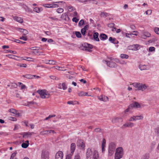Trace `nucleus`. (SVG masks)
<instances>
[{"label": "nucleus", "mask_w": 159, "mask_h": 159, "mask_svg": "<svg viewBox=\"0 0 159 159\" xmlns=\"http://www.w3.org/2000/svg\"><path fill=\"white\" fill-rule=\"evenodd\" d=\"M98 99L101 101L104 102H106L108 100V98L107 97L103 95H101L98 98Z\"/></svg>", "instance_id": "nucleus-18"}, {"label": "nucleus", "mask_w": 159, "mask_h": 159, "mask_svg": "<svg viewBox=\"0 0 159 159\" xmlns=\"http://www.w3.org/2000/svg\"><path fill=\"white\" fill-rule=\"evenodd\" d=\"M109 40L111 43L114 44H117L118 43V41L117 40L116 38H112V37H110L109 38Z\"/></svg>", "instance_id": "nucleus-19"}, {"label": "nucleus", "mask_w": 159, "mask_h": 159, "mask_svg": "<svg viewBox=\"0 0 159 159\" xmlns=\"http://www.w3.org/2000/svg\"><path fill=\"white\" fill-rule=\"evenodd\" d=\"M124 152L123 148L119 147L116 148L115 154V159H120L122 158Z\"/></svg>", "instance_id": "nucleus-2"}, {"label": "nucleus", "mask_w": 159, "mask_h": 159, "mask_svg": "<svg viewBox=\"0 0 159 159\" xmlns=\"http://www.w3.org/2000/svg\"><path fill=\"white\" fill-rule=\"evenodd\" d=\"M99 34L98 32H95L93 35V38L94 40L96 41H99V39L98 38Z\"/></svg>", "instance_id": "nucleus-20"}, {"label": "nucleus", "mask_w": 159, "mask_h": 159, "mask_svg": "<svg viewBox=\"0 0 159 159\" xmlns=\"http://www.w3.org/2000/svg\"><path fill=\"white\" fill-rule=\"evenodd\" d=\"M84 92L83 91H81L78 94L79 96H84Z\"/></svg>", "instance_id": "nucleus-57"}, {"label": "nucleus", "mask_w": 159, "mask_h": 159, "mask_svg": "<svg viewBox=\"0 0 159 159\" xmlns=\"http://www.w3.org/2000/svg\"><path fill=\"white\" fill-rule=\"evenodd\" d=\"M116 148L115 144L113 143H110L108 147V156H111L114 154Z\"/></svg>", "instance_id": "nucleus-3"}, {"label": "nucleus", "mask_w": 159, "mask_h": 159, "mask_svg": "<svg viewBox=\"0 0 159 159\" xmlns=\"http://www.w3.org/2000/svg\"><path fill=\"white\" fill-rule=\"evenodd\" d=\"M75 34L76 35V37L78 38H80L81 37V33L79 32L75 31Z\"/></svg>", "instance_id": "nucleus-37"}, {"label": "nucleus", "mask_w": 159, "mask_h": 159, "mask_svg": "<svg viewBox=\"0 0 159 159\" xmlns=\"http://www.w3.org/2000/svg\"><path fill=\"white\" fill-rule=\"evenodd\" d=\"M143 159H148L149 157V154H146L143 156Z\"/></svg>", "instance_id": "nucleus-44"}, {"label": "nucleus", "mask_w": 159, "mask_h": 159, "mask_svg": "<svg viewBox=\"0 0 159 159\" xmlns=\"http://www.w3.org/2000/svg\"><path fill=\"white\" fill-rule=\"evenodd\" d=\"M14 41L18 43H21L22 44H24L26 43L25 42H23L18 39H16L15 41Z\"/></svg>", "instance_id": "nucleus-45"}, {"label": "nucleus", "mask_w": 159, "mask_h": 159, "mask_svg": "<svg viewBox=\"0 0 159 159\" xmlns=\"http://www.w3.org/2000/svg\"><path fill=\"white\" fill-rule=\"evenodd\" d=\"M56 116V115H50L48 117H46L44 120H48V119L52 117H54Z\"/></svg>", "instance_id": "nucleus-46"}, {"label": "nucleus", "mask_w": 159, "mask_h": 159, "mask_svg": "<svg viewBox=\"0 0 159 159\" xmlns=\"http://www.w3.org/2000/svg\"><path fill=\"white\" fill-rule=\"evenodd\" d=\"M99 37L102 40H105L107 39V36L104 34H101L99 35Z\"/></svg>", "instance_id": "nucleus-24"}, {"label": "nucleus", "mask_w": 159, "mask_h": 159, "mask_svg": "<svg viewBox=\"0 0 159 159\" xmlns=\"http://www.w3.org/2000/svg\"><path fill=\"white\" fill-rule=\"evenodd\" d=\"M128 127H132L134 125V124L132 122H128Z\"/></svg>", "instance_id": "nucleus-53"}, {"label": "nucleus", "mask_w": 159, "mask_h": 159, "mask_svg": "<svg viewBox=\"0 0 159 159\" xmlns=\"http://www.w3.org/2000/svg\"><path fill=\"white\" fill-rule=\"evenodd\" d=\"M34 133L33 132H25L23 134V137L24 138H28L30 137L32 134H34Z\"/></svg>", "instance_id": "nucleus-13"}, {"label": "nucleus", "mask_w": 159, "mask_h": 159, "mask_svg": "<svg viewBox=\"0 0 159 159\" xmlns=\"http://www.w3.org/2000/svg\"><path fill=\"white\" fill-rule=\"evenodd\" d=\"M64 2L65 3V2H63L62 1L60 2H54L52 4H44L43 5V6L45 7H47V8H53L57 7H59L58 5L56 4H55L54 3H60Z\"/></svg>", "instance_id": "nucleus-5"}, {"label": "nucleus", "mask_w": 159, "mask_h": 159, "mask_svg": "<svg viewBox=\"0 0 159 159\" xmlns=\"http://www.w3.org/2000/svg\"><path fill=\"white\" fill-rule=\"evenodd\" d=\"M99 158V156L98 152L95 150L94 151L93 153H92L90 157L89 158L90 159L91 158L93 159H98Z\"/></svg>", "instance_id": "nucleus-8"}, {"label": "nucleus", "mask_w": 159, "mask_h": 159, "mask_svg": "<svg viewBox=\"0 0 159 159\" xmlns=\"http://www.w3.org/2000/svg\"><path fill=\"white\" fill-rule=\"evenodd\" d=\"M14 19L17 21L19 22L20 23H22L23 22V19L21 17H18L17 16L14 17Z\"/></svg>", "instance_id": "nucleus-21"}, {"label": "nucleus", "mask_w": 159, "mask_h": 159, "mask_svg": "<svg viewBox=\"0 0 159 159\" xmlns=\"http://www.w3.org/2000/svg\"><path fill=\"white\" fill-rule=\"evenodd\" d=\"M73 16L75 17H79V16L78 14V13L76 11H74L73 12Z\"/></svg>", "instance_id": "nucleus-50"}, {"label": "nucleus", "mask_w": 159, "mask_h": 159, "mask_svg": "<svg viewBox=\"0 0 159 159\" xmlns=\"http://www.w3.org/2000/svg\"><path fill=\"white\" fill-rule=\"evenodd\" d=\"M37 92L40 95L41 98H48L50 95V92L46 89L39 90Z\"/></svg>", "instance_id": "nucleus-1"}, {"label": "nucleus", "mask_w": 159, "mask_h": 159, "mask_svg": "<svg viewBox=\"0 0 159 159\" xmlns=\"http://www.w3.org/2000/svg\"><path fill=\"white\" fill-rule=\"evenodd\" d=\"M68 9V10L70 12L72 11H74L75 9L73 8V7L72 6H69L67 8Z\"/></svg>", "instance_id": "nucleus-38"}, {"label": "nucleus", "mask_w": 159, "mask_h": 159, "mask_svg": "<svg viewBox=\"0 0 159 159\" xmlns=\"http://www.w3.org/2000/svg\"><path fill=\"white\" fill-rule=\"evenodd\" d=\"M84 47L85 48H93V46L90 44L85 43L84 44Z\"/></svg>", "instance_id": "nucleus-29"}, {"label": "nucleus", "mask_w": 159, "mask_h": 159, "mask_svg": "<svg viewBox=\"0 0 159 159\" xmlns=\"http://www.w3.org/2000/svg\"><path fill=\"white\" fill-rule=\"evenodd\" d=\"M20 39L24 41H26L27 40V36L25 35L21 37H20Z\"/></svg>", "instance_id": "nucleus-48"}, {"label": "nucleus", "mask_w": 159, "mask_h": 159, "mask_svg": "<svg viewBox=\"0 0 159 159\" xmlns=\"http://www.w3.org/2000/svg\"><path fill=\"white\" fill-rule=\"evenodd\" d=\"M115 25L114 23H111L108 24V26L110 28H113L115 26Z\"/></svg>", "instance_id": "nucleus-59"}, {"label": "nucleus", "mask_w": 159, "mask_h": 159, "mask_svg": "<svg viewBox=\"0 0 159 159\" xmlns=\"http://www.w3.org/2000/svg\"><path fill=\"white\" fill-rule=\"evenodd\" d=\"M155 48L153 47H152L149 48V50L150 52L154 51H155Z\"/></svg>", "instance_id": "nucleus-56"}, {"label": "nucleus", "mask_w": 159, "mask_h": 159, "mask_svg": "<svg viewBox=\"0 0 159 159\" xmlns=\"http://www.w3.org/2000/svg\"><path fill=\"white\" fill-rule=\"evenodd\" d=\"M86 30H84V29H81V33L83 35H84L85 34Z\"/></svg>", "instance_id": "nucleus-64"}, {"label": "nucleus", "mask_w": 159, "mask_h": 159, "mask_svg": "<svg viewBox=\"0 0 159 159\" xmlns=\"http://www.w3.org/2000/svg\"><path fill=\"white\" fill-rule=\"evenodd\" d=\"M130 107H132V108L135 107L136 108H141L140 104L138 102H135L134 103L130 104Z\"/></svg>", "instance_id": "nucleus-16"}, {"label": "nucleus", "mask_w": 159, "mask_h": 159, "mask_svg": "<svg viewBox=\"0 0 159 159\" xmlns=\"http://www.w3.org/2000/svg\"><path fill=\"white\" fill-rule=\"evenodd\" d=\"M120 57L122 58L127 59L129 57V56L126 54H122L120 55Z\"/></svg>", "instance_id": "nucleus-36"}, {"label": "nucleus", "mask_w": 159, "mask_h": 159, "mask_svg": "<svg viewBox=\"0 0 159 159\" xmlns=\"http://www.w3.org/2000/svg\"><path fill=\"white\" fill-rule=\"evenodd\" d=\"M132 107H130V105L129 106L128 108L125 111V113H126L129 112L130 110L132 109Z\"/></svg>", "instance_id": "nucleus-43"}, {"label": "nucleus", "mask_w": 159, "mask_h": 159, "mask_svg": "<svg viewBox=\"0 0 159 159\" xmlns=\"http://www.w3.org/2000/svg\"><path fill=\"white\" fill-rule=\"evenodd\" d=\"M134 119L135 121L140 120H142L143 118V116H134Z\"/></svg>", "instance_id": "nucleus-30"}, {"label": "nucleus", "mask_w": 159, "mask_h": 159, "mask_svg": "<svg viewBox=\"0 0 159 159\" xmlns=\"http://www.w3.org/2000/svg\"><path fill=\"white\" fill-rule=\"evenodd\" d=\"M106 141L104 139H103L102 141V146H105Z\"/></svg>", "instance_id": "nucleus-62"}, {"label": "nucleus", "mask_w": 159, "mask_h": 159, "mask_svg": "<svg viewBox=\"0 0 159 159\" xmlns=\"http://www.w3.org/2000/svg\"><path fill=\"white\" fill-rule=\"evenodd\" d=\"M110 14L105 12H101L100 16L101 17H105L109 16Z\"/></svg>", "instance_id": "nucleus-22"}, {"label": "nucleus", "mask_w": 159, "mask_h": 159, "mask_svg": "<svg viewBox=\"0 0 159 159\" xmlns=\"http://www.w3.org/2000/svg\"><path fill=\"white\" fill-rule=\"evenodd\" d=\"M74 152H71L69 153L66 156V159H71V157L72 156Z\"/></svg>", "instance_id": "nucleus-31"}, {"label": "nucleus", "mask_w": 159, "mask_h": 159, "mask_svg": "<svg viewBox=\"0 0 159 159\" xmlns=\"http://www.w3.org/2000/svg\"><path fill=\"white\" fill-rule=\"evenodd\" d=\"M152 12V11L151 10H148L146 11L145 13L146 15H150L151 14Z\"/></svg>", "instance_id": "nucleus-55"}, {"label": "nucleus", "mask_w": 159, "mask_h": 159, "mask_svg": "<svg viewBox=\"0 0 159 159\" xmlns=\"http://www.w3.org/2000/svg\"><path fill=\"white\" fill-rule=\"evenodd\" d=\"M26 58L27 59V60L29 61H34V59L33 58L30 57H26Z\"/></svg>", "instance_id": "nucleus-58"}, {"label": "nucleus", "mask_w": 159, "mask_h": 159, "mask_svg": "<svg viewBox=\"0 0 159 159\" xmlns=\"http://www.w3.org/2000/svg\"><path fill=\"white\" fill-rule=\"evenodd\" d=\"M84 24V20H81L79 22L78 25L80 27H81Z\"/></svg>", "instance_id": "nucleus-34"}, {"label": "nucleus", "mask_w": 159, "mask_h": 159, "mask_svg": "<svg viewBox=\"0 0 159 159\" xmlns=\"http://www.w3.org/2000/svg\"><path fill=\"white\" fill-rule=\"evenodd\" d=\"M16 29L21 33L23 35H25L28 34V31L25 29L18 28Z\"/></svg>", "instance_id": "nucleus-14"}, {"label": "nucleus", "mask_w": 159, "mask_h": 159, "mask_svg": "<svg viewBox=\"0 0 159 159\" xmlns=\"http://www.w3.org/2000/svg\"><path fill=\"white\" fill-rule=\"evenodd\" d=\"M57 11L58 13H61L64 10L62 8H59L57 9Z\"/></svg>", "instance_id": "nucleus-39"}, {"label": "nucleus", "mask_w": 159, "mask_h": 159, "mask_svg": "<svg viewBox=\"0 0 159 159\" xmlns=\"http://www.w3.org/2000/svg\"><path fill=\"white\" fill-rule=\"evenodd\" d=\"M139 68L141 70L146 69V66L145 65H140L139 66Z\"/></svg>", "instance_id": "nucleus-33"}, {"label": "nucleus", "mask_w": 159, "mask_h": 159, "mask_svg": "<svg viewBox=\"0 0 159 159\" xmlns=\"http://www.w3.org/2000/svg\"><path fill=\"white\" fill-rule=\"evenodd\" d=\"M132 47H133V48H131L132 50H138V45H134V46H133Z\"/></svg>", "instance_id": "nucleus-42"}, {"label": "nucleus", "mask_w": 159, "mask_h": 159, "mask_svg": "<svg viewBox=\"0 0 159 159\" xmlns=\"http://www.w3.org/2000/svg\"><path fill=\"white\" fill-rule=\"evenodd\" d=\"M133 84L135 87L137 88V90H138L143 91L145 90L147 88L145 84H141L139 83H134Z\"/></svg>", "instance_id": "nucleus-4"}, {"label": "nucleus", "mask_w": 159, "mask_h": 159, "mask_svg": "<svg viewBox=\"0 0 159 159\" xmlns=\"http://www.w3.org/2000/svg\"><path fill=\"white\" fill-rule=\"evenodd\" d=\"M76 144L77 146L79 148L84 150L85 145L83 140L80 139L78 140Z\"/></svg>", "instance_id": "nucleus-6"}, {"label": "nucleus", "mask_w": 159, "mask_h": 159, "mask_svg": "<svg viewBox=\"0 0 159 159\" xmlns=\"http://www.w3.org/2000/svg\"><path fill=\"white\" fill-rule=\"evenodd\" d=\"M17 66H19L20 67H26V64H19L17 65Z\"/></svg>", "instance_id": "nucleus-40"}, {"label": "nucleus", "mask_w": 159, "mask_h": 159, "mask_svg": "<svg viewBox=\"0 0 159 159\" xmlns=\"http://www.w3.org/2000/svg\"><path fill=\"white\" fill-rule=\"evenodd\" d=\"M58 88L60 89H62L64 90H66L67 88V85L65 82L62 83L61 84L59 83L58 84Z\"/></svg>", "instance_id": "nucleus-10"}, {"label": "nucleus", "mask_w": 159, "mask_h": 159, "mask_svg": "<svg viewBox=\"0 0 159 159\" xmlns=\"http://www.w3.org/2000/svg\"><path fill=\"white\" fill-rule=\"evenodd\" d=\"M93 152L91 149L88 148L87 150L86 157L87 158H89L92 154Z\"/></svg>", "instance_id": "nucleus-17"}, {"label": "nucleus", "mask_w": 159, "mask_h": 159, "mask_svg": "<svg viewBox=\"0 0 159 159\" xmlns=\"http://www.w3.org/2000/svg\"><path fill=\"white\" fill-rule=\"evenodd\" d=\"M17 153V152H15L13 153L11 157V158L10 159H13V158H14L16 156V154Z\"/></svg>", "instance_id": "nucleus-49"}, {"label": "nucleus", "mask_w": 159, "mask_h": 159, "mask_svg": "<svg viewBox=\"0 0 159 159\" xmlns=\"http://www.w3.org/2000/svg\"><path fill=\"white\" fill-rule=\"evenodd\" d=\"M63 154L62 151H59L56 154V159H62L63 158Z\"/></svg>", "instance_id": "nucleus-9"}, {"label": "nucleus", "mask_w": 159, "mask_h": 159, "mask_svg": "<svg viewBox=\"0 0 159 159\" xmlns=\"http://www.w3.org/2000/svg\"><path fill=\"white\" fill-rule=\"evenodd\" d=\"M107 65L110 67H115L117 65L116 63L111 61H107Z\"/></svg>", "instance_id": "nucleus-15"}, {"label": "nucleus", "mask_w": 159, "mask_h": 159, "mask_svg": "<svg viewBox=\"0 0 159 159\" xmlns=\"http://www.w3.org/2000/svg\"><path fill=\"white\" fill-rule=\"evenodd\" d=\"M67 103L68 104L74 105L76 104H78L79 102L77 101L73 102L72 101H70L67 102Z\"/></svg>", "instance_id": "nucleus-32"}, {"label": "nucleus", "mask_w": 159, "mask_h": 159, "mask_svg": "<svg viewBox=\"0 0 159 159\" xmlns=\"http://www.w3.org/2000/svg\"><path fill=\"white\" fill-rule=\"evenodd\" d=\"M6 52H9L11 53H13L14 54H16V52L12 51L11 50H7L6 51Z\"/></svg>", "instance_id": "nucleus-61"}, {"label": "nucleus", "mask_w": 159, "mask_h": 159, "mask_svg": "<svg viewBox=\"0 0 159 159\" xmlns=\"http://www.w3.org/2000/svg\"><path fill=\"white\" fill-rule=\"evenodd\" d=\"M129 121H135L134 119V116L131 117L129 119Z\"/></svg>", "instance_id": "nucleus-63"}, {"label": "nucleus", "mask_w": 159, "mask_h": 159, "mask_svg": "<svg viewBox=\"0 0 159 159\" xmlns=\"http://www.w3.org/2000/svg\"><path fill=\"white\" fill-rule=\"evenodd\" d=\"M155 32L158 34H159V28L158 27L155 28L154 29Z\"/></svg>", "instance_id": "nucleus-41"}, {"label": "nucleus", "mask_w": 159, "mask_h": 159, "mask_svg": "<svg viewBox=\"0 0 159 159\" xmlns=\"http://www.w3.org/2000/svg\"><path fill=\"white\" fill-rule=\"evenodd\" d=\"M35 75H33L29 74L23 75V77L28 79H32L34 78V77H35Z\"/></svg>", "instance_id": "nucleus-27"}, {"label": "nucleus", "mask_w": 159, "mask_h": 159, "mask_svg": "<svg viewBox=\"0 0 159 159\" xmlns=\"http://www.w3.org/2000/svg\"><path fill=\"white\" fill-rule=\"evenodd\" d=\"M80 156L79 154L78 153L76 154L75 156L74 159H80Z\"/></svg>", "instance_id": "nucleus-60"}, {"label": "nucleus", "mask_w": 159, "mask_h": 159, "mask_svg": "<svg viewBox=\"0 0 159 159\" xmlns=\"http://www.w3.org/2000/svg\"><path fill=\"white\" fill-rule=\"evenodd\" d=\"M150 36L151 34L148 32H147L143 33L140 37L142 39H145L147 37H150Z\"/></svg>", "instance_id": "nucleus-12"}, {"label": "nucleus", "mask_w": 159, "mask_h": 159, "mask_svg": "<svg viewBox=\"0 0 159 159\" xmlns=\"http://www.w3.org/2000/svg\"><path fill=\"white\" fill-rule=\"evenodd\" d=\"M77 17H74L73 18L72 20L75 23H77L79 20V19L77 18Z\"/></svg>", "instance_id": "nucleus-47"}, {"label": "nucleus", "mask_w": 159, "mask_h": 159, "mask_svg": "<svg viewBox=\"0 0 159 159\" xmlns=\"http://www.w3.org/2000/svg\"><path fill=\"white\" fill-rule=\"evenodd\" d=\"M122 118L121 117H114L111 120V122L113 123L122 122Z\"/></svg>", "instance_id": "nucleus-11"}, {"label": "nucleus", "mask_w": 159, "mask_h": 159, "mask_svg": "<svg viewBox=\"0 0 159 159\" xmlns=\"http://www.w3.org/2000/svg\"><path fill=\"white\" fill-rule=\"evenodd\" d=\"M34 11L36 12L39 13L40 11V10L39 7H35L34 9Z\"/></svg>", "instance_id": "nucleus-52"}, {"label": "nucleus", "mask_w": 159, "mask_h": 159, "mask_svg": "<svg viewBox=\"0 0 159 159\" xmlns=\"http://www.w3.org/2000/svg\"><path fill=\"white\" fill-rule=\"evenodd\" d=\"M17 111L15 109L13 108L10 109L9 110V111L13 113L14 114H15L16 113V112Z\"/></svg>", "instance_id": "nucleus-35"}, {"label": "nucleus", "mask_w": 159, "mask_h": 159, "mask_svg": "<svg viewBox=\"0 0 159 159\" xmlns=\"http://www.w3.org/2000/svg\"><path fill=\"white\" fill-rule=\"evenodd\" d=\"M45 132H48V133H52L53 134L55 133V132L53 130H47L45 131Z\"/></svg>", "instance_id": "nucleus-54"}, {"label": "nucleus", "mask_w": 159, "mask_h": 159, "mask_svg": "<svg viewBox=\"0 0 159 159\" xmlns=\"http://www.w3.org/2000/svg\"><path fill=\"white\" fill-rule=\"evenodd\" d=\"M47 61H49V62H46L47 64H49L50 65H56L57 64V62L53 60H48Z\"/></svg>", "instance_id": "nucleus-26"}, {"label": "nucleus", "mask_w": 159, "mask_h": 159, "mask_svg": "<svg viewBox=\"0 0 159 159\" xmlns=\"http://www.w3.org/2000/svg\"><path fill=\"white\" fill-rule=\"evenodd\" d=\"M49 157V153L46 150H43L41 155L42 158L43 159H48Z\"/></svg>", "instance_id": "nucleus-7"}, {"label": "nucleus", "mask_w": 159, "mask_h": 159, "mask_svg": "<svg viewBox=\"0 0 159 159\" xmlns=\"http://www.w3.org/2000/svg\"><path fill=\"white\" fill-rule=\"evenodd\" d=\"M76 145L75 143H72L70 145V151L72 152H74L75 150Z\"/></svg>", "instance_id": "nucleus-25"}, {"label": "nucleus", "mask_w": 159, "mask_h": 159, "mask_svg": "<svg viewBox=\"0 0 159 159\" xmlns=\"http://www.w3.org/2000/svg\"><path fill=\"white\" fill-rule=\"evenodd\" d=\"M154 133L157 137H159V126L155 128Z\"/></svg>", "instance_id": "nucleus-28"}, {"label": "nucleus", "mask_w": 159, "mask_h": 159, "mask_svg": "<svg viewBox=\"0 0 159 159\" xmlns=\"http://www.w3.org/2000/svg\"><path fill=\"white\" fill-rule=\"evenodd\" d=\"M49 77L52 80H57L59 79L58 78H57L54 75L50 76Z\"/></svg>", "instance_id": "nucleus-51"}, {"label": "nucleus", "mask_w": 159, "mask_h": 159, "mask_svg": "<svg viewBox=\"0 0 159 159\" xmlns=\"http://www.w3.org/2000/svg\"><path fill=\"white\" fill-rule=\"evenodd\" d=\"M29 144V141L26 140L25 143H23L21 144V147L24 148H26L28 147Z\"/></svg>", "instance_id": "nucleus-23"}]
</instances>
